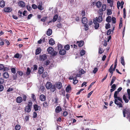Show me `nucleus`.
<instances>
[{"label":"nucleus","instance_id":"dca6fc26","mask_svg":"<svg viewBox=\"0 0 130 130\" xmlns=\"http://www.w3.org/2000/svg\"><path fill=\"white\" fill-rule=\"evenodd\" d=\"M12 11L10 7H7L4 8V11L7 12H9Z\"/></svg>","mask_w":130,"mask_h":130},{"label":"nucleus","instance_id":"7c9ffc66","mask_svg":"<svg viewBox=\"0 0 130 130\" xmlns=\"http://www.w3.org/2000/svg\"><path fill=\"white\" fill-rule=\"evenodd\" d=\"M106 21L108 22H110L111 20V18L110 16H109L106 19Z\"/></svg>","mask_w":130,"mask_h":130},{"label":"nucleus","instance_id":"9b49d317","mask_svg":"<svg viewBox=\"0 0 130 130\" xmlns=\"http://www.w3.org/2000/svg\"><path fill=\"white\" fill-rule=\"evenodd\" d=\"M52 85L51 83L48 82L46 84V87L47 89H50Z\"/></svg>","mask_w":130,"mask_h":130},{"label":"nucleus","instance_id":"338daca9","mask_svg":"<svg viewBox=\"0 0 130 130\" xmlns=\"http://www.w3.org/2000/svg\"><path fill=\"white\" fill-rule=\"evenodd\" d=\"M19 54L18 53H17L14 55L15 58H18L19 57Z\"/></svg>","mask_w":130,"mask_h":130},{"label":"nucleus","instance_id":"bf43d9fd","mask_svg":"<svg viewBox=\"0 0 130 130\" xmlns=\"http://www.w3.org/2000/svg\"><path fill=\"white\" fill-rule=\"evenodd\" d=\"M13 80H15L17 78V74H16L15 75H13Z\"/></svg>","mask_w":130,"mask_h":130},{"label":"nucleus","instance_id":"f8f14e48","mask_svg":"<svg viewBox=\"0 0 130 130\" xmlns=\"http://www.w3.org/2000/svg\"><path fill=\"white\" fill-rule=\"evenodd\" d=\"M56 87L59 89H60L62 87V84L61 82H58L56 83Z\"/></svg>","mask_w":130,"mask_h":130},{"label":"nucleus","instance_id":"4d7b16f0","mask_svg":"<svg viewBox=\"0 0 130 130\" xmlns=\"http://www.w3.org/2000/svg\"><path fill=\"white\" fill-rule=\"evenodd\" d=\"M27 9L29 11H30L32 9V8L29 6H27Z\"/></svg>","mask_w":130,"mask_h":130},{"label":"nucleus","instance_id":"4c0bfd02","mask_svg":"<svg viewBox=\"0 0 130 130\" xmlns=\"http://www.w3.org/2000/svg\"><path fill=\"white\" fill-rule=\"evenodd\" d=\"M64 48L66 50H68L70 48V45L68 44L64 46Z\"/></svg>","mask_w":130,"mask_h":130},{"label":"nucleus","instance_id":"a18cd8bd","mask_svg":"<svg viewBox=\"0 0 130 130\" xmlns=\"http://www.w3.org/2000/svg\"><path fill=\"white\" fill-rule=\"evenodd\" d=\"M85 51L84 50H82L80 52V54L81 56H83L85 54Z\"/></svg>","mask_w":130,"mask_h":130},{"label":"nucleus","instance_id":"cd10ccee","mask_svg":"<svg viewBox=\"0 0 130 130\" xmlns=\"http://www.w3.org/2000/svg\"><path fill=\"white\" fill-rule=\"evenodd\" d=\"M113 64L110 67V68L109 70V72L110 73H111L112 75L113 73Z\"/></svg>","mask_w":130,"mask_h":130},{"label":"nucleus","instance_id":"412c9836","mask_svg":"<svg viewBox=\"0 0 130 130\" xmlns=\"http://www.w3.org/2000/svg\"><path fill=\"white\" fill-rule=\"evenodd\" d=\"M43 71V68L41 66L39 67V70L38 71L39 73V74H42Z\"/></svg>","mask_w":130,"mask_h":130},{"label":"nucleus","instance_id":"bb28decb","mask_svg":"<svg viewBox=\"0 0 130 130\" xmlns=\"http://www.w3.org/2000/svg\"><path fill=\"white\" fill-rule=\"evenodd\" d=\"M52 33V30L50 29H49L47 32V34L48 36L51 35Z\"/></svg>","mask_w":130,"mask_h":130},{"label":"nucleus","instance_id":"6e6552de","mask_svg":"<svg viewBox=\"0 0 130 130\" xmlns=\"http://www.w3.org/2000/svg\"><path fill=\"white\" fill-rule=\"evenodd\" d=\"M25 110L26 112H29L31 110V108L28 107V106H26L25 107Z\"/></svg>","mask_w":130,"mask_h":130},{"label":"nucleus","instance_id":"8fccbe9b","mask_svg":"<svg viewBox=\"0 0 130 130\" xmlns=\"http://www.w3.org/2000/svg\"><path fill=\"white\" fill-rule=\"evenodd\" d=\"M3 70L4 71H7L9 70V68L8 67H4V68L3 69Z\"/></svg>","mask_w":130,"mask_h":130},{"label":"nucleus","instance_id":"20e7f679","mask_svg":"<svg viewBox=\"0 0 130 130\" xmlns=\"http://www.w3.org/2000/svg\"><path fill=\"white\" fill-rule=\"evenodd\" d=\"M93 20H96L97 22H101L103 20V18L102 16H99L98 18L96 17V18Z\"/></svg>","mask_w":130,"mask_h":130},{"label":"nucleus","instance_id":"a19ab883","mask_svg":"<svg viewBox=\"0 0 130 130\" xmlns=\"http://www.w3.org/2000/svg\"><path fill=\"white\" fill-rule=\"evenodd\" d=\"M71 89V88L70 85L68 86L66 88V91L67 92H69Z\"/></svg>","mask_w":130,"mask_h":130},{"label":"nucleus","instance_id":"ddd939ff","mask_svg":"<svg viewBox=\"0 0 130 130\" xmlns=\"http://www.w3.org/2000/svg\"><path fill=\"white\" fill-rule=\"evenodd\" d=\"M38 6L37 7L38 8L41 10H42L43 9V8L42 7V3L40 2L38 3Z\"/></svg>","mask_w":130,"mask_h":130},{"label":"nucleus","instance_id":"49530a36","mask_svg":"<svg viewBox=\"0 0 130 130\" xmlns=\"http://www.w3.org/2000/svg\"><path fill=\"white\" fill-rule=\"evenodd\" d=\"M47 75V73L46 72H44L42 75V77L43 78L45 77Z\"/></svg>","mask_w":130,"mask_h":130},{"label":"nucleus","instance_id":"7ed1b4c3","mask_svg":"<svg viewBox=\"0 0 130 130\" xmlns=\"http://www.w3.org/2000/svg\"><path fill=\"white\" fill-rule=\"evenodd\" d=\"M123 116L124 117H125V114L127 116L130 113V109L126 108L124 109L123 110Z\"/></svg>","mask_w":130,"mask_h":130},{"label":"nucleus","instance_id":"2f4dec72","mask_svg":"<svg viewBox=\"0 0 130 130\" xmlns=\"http://www.w3.org/2000/svg\"><path fill=\"white\" fill-rule=\"evenodd\" d=\"M123 100L125 101V103H127L128 102L129 100L128 99L126 98V96L125 95H123Z\"/></svg>","mask_w":130,"mask_h":130},{"label":"nucleus","instance_id":"72a5a7b5","mask_svg":"<svg viewBox=\"0 0 130 130\" xmlns=\"http://www.w3.org/2000/svg\"><path fill=\"white\" fill-rule=\"evenodd\" d=\"M106 5L105 4H103L102 6L101 11H104L106 9Z\"/></svg>","mask_w":130,"mask_h":130},{"label":"nucleus","instance_id":"37998d69","mask_svg":"<svg viewBox=\"0 0 130 130\" xmlns=\"http://www.w3.org/2000/svg\"><path fill=\"white\" fill-rule=\"evenodd\" d=\"M84 29L86 31L88 30L89 29L88 26V25L86 24H85L84 26Z\"/></svg>","mask_w":130,"mask_h":130},{"label":"nucleus","instance_id":"9d476101","mask_svg":"<svg viewBox=\"0 0 130 130\" xmlns=\"http://www.w3.org/2000/svg\"><path fill=\"white\" fill-rule=\"evenodd\" d=\"M46 96L43 94L41 95L40 96V100L42 101H44L46 99Z\"/></svg>","mask_w":130,"mask_h":130},{"label":"nucleus","instance_id":"473e14b6","mask_svg":"<svg viewBox=\"0 0 130 130\" xmlns=\"http://www.w3.org/2000/svg\"><path fill=\"white\" fill-rule=\"evenodd\" d=\"M111 10L110 9H108L107 10V14L108 15H110L112 14Z\"/></svg>","mask_w":130,"mask_h":130},{"label":"nucleus","instance_id":"e433bc0d","mask_svg":"<svg viewBox=\"0 0 130 130\" xmlns=\"http://www.w3.org/2000/svg\"><path fill=\"white\" fill-rule=\"evenodd\" d=\"M116 78L114 76H113L111 79V80L110 83V85L111 86L112 85L113 83L115 81Z\"/></svg>","mask_w":130,"mask_h":130},{"label":"nucleus","instance_id":"58836bf2","mask_svg":"<svg viewBox=\"0 0 130 130\" xmlns=\"http://www.w3.org/2000/svg\"><path fill=\"white\" fill-rule=\"evenodd\" d=\"M32 102L31 101H29L28 102V105L27 106H28V107H31L32 105Z\"/></svg>","mask_w":130,"mask_h":130},{"label":"nucleus","instance_id":"5701e85b","mask_svg":"<svg viewBox=\"0 0 130 130\" xmlns=\"http://www.w3.org/2000/svg\"><path fill=\"white\" fill-rule=\"evenodd\" d=\"M5 5V3L4 1H2L0 2V7H4Z\"/></svg>","mask_w":130,"mask_h":130},{"label":"nucleus","instance_id":"f3484780","mask_svg":"<svg viewBox=\"0 0 130 130\" xmlns=\"http://www.w3.org/2000/svg\"><path fill=\"white\" fill-rule=\"evenodd\" d=\"M49 43L52 45H53L55 43V41L52 38H51L49 41Z\"/></svg>","mask_w":130,"mask_h":130},{"label":"nucleus","instance_id":"2eb2a0df","mask_svg":"<svg viewBox=\"0 0 130 130\" xmlns=\"http://www.w3.org/2000/svg\"><path fill=\"white\" fill-rule=\"evenodd\" d=\"M66 51L64 49H62L60 50L59 52V54H60L63 55L65 54L66 53Z\"/></svg>","mask_w":130,"mask_h":130},{"label":"nucleus","instance_id":"4be33fe9","mask_svg":"<svg viewBox=\"0 0 130 130\" xmlns=\"http://www.w3.org/2000/svg\"><path fill=\"white\" fill-rule=\"evenodd\" d=\"M3 77L5 78H7L9 77V74L8 73L6 72H4L3 74Z\"/></svg>","mask_w":130,"mask_h":130},{"label":"nucleus","instance_id":"de8ad7c7","mask_svg":"<svg viewBox=\"0 0 130 130\" xmlns=\"http://www.w3.org/2000/svg\"><path fill=\"white\" fill-rule=\"evenodd\" d=\"M30 72L31 71L30 70V68H27V71L26 72V74L28 75H29L30 74Z\"/></svg>","mask_w":130,"mask_h":130},{"label":"nucleus","instance_id":"13d9d810","mask_svg":"<svg viewBox=\"0 0 130 130\" xmlns=\"http://www.w3.org/2000/svg\"><path fill=\"white\" fill-rule=\"evenodd\" d=\"M103 51H102L101 48H99V53L100 54H102L103 52Z\"/></svg>","mask_w":130,"mask_h":130},{"label":"nucleus","instance_id":"774afa93","mask_svg":"<svg viewBox=\"0 0 130 130\" xmlns=\"http://www.w3.org/2000/svg\"><path fill=\"white\" fill-rule=\"evenodd\" d=\"M116 86L115 84H113L111 87V88L112 89H114L115 90L116 89Z\"/></svg>","mask_w":130,"mask_h":130},{"label":"nucleus","instance_id":"a211bd4d","mask_svg":"<svg viewBox=\"0 0 130 130\" xmlns=\"http://www.w3.org/2000/svg\"><path fill=\"white\" fill-rule=\"evenodd\" d=\"M87 18L85 17H83L82 19V23L84 24H86L87 23Z\"/></svg>","mask_w":130,"mask_h":130},{"label":"nucleus","instance_id":"09e8293b","mask_svg":"<svg viewBox=\"0 0 130 130\" xmlns=\"http://www.w3.org/2000/svg\"><path fill=\"white\" fill-rule=\"evenodd\" d=\"M112 22L113 23H115L116 21V19L115 18L113 17L111 19Z\"/></svg>","mask_w":130,"mask_h":130},{"label":"nucleus","instance_id":"052dcab7","mask_svg":"<svg viewBox=\"0 0 130 130\" xmlns=\"http://www.w3.org/2000/svg\"><path fill=\"white\" fill-rule=\"evenodd\" d=\"M98 70V68H95L93 70V72L94 73H95Z\"/></svg>","mask_w":130,"mask_h":130},{"label":"nucleus","instance_id":"f257e3e1","mask_svg":"<svg viewBox=\"0 0 130 130\" xmlns=\"http://www.w3.org/2000/svg\"><path fill=\"white\" fill-rule=\"evenodd\" d=\"M122 89V88L120 87L117 89V91H115V92L114 97L115 98V103L118 105H119L120 107H122V105L119 102L118 100H119L121 102H122V100L121 98L117 96V95L119 94V92Z\"/></svg>","mask_w":130,"mask_h":130},{"label":"nucleus","instance_id":"680f3d73","mask_svg":"<svg viewBox=\"0 0 130 130\" xmlns=\"http://www.w3.org/2000/svg\"><path fill=\"white\" fill-rule=\"evenodd\" d=\"M121 4L119 2H118L117 3V7L118 9H119V7L121 6Z\"/></svg>","mask_w":130,"mask_h":130},{"label":"nucleus","instance_id":"0eeeda50","mask_svg":"<svg viewBox=\"0 0 130 130\" xmlns=\"http://www.w3.org/2000/svg\"><path fill=\"white\" fill-rule=\"evenodd\" d=\"M16 101L17 103H20L22 101V98L21 96L18 97L16 98Z\"/></svg>","mask_w":130,"mask_h":130},{"label":"nucleus","instance_id":"c9c22d12","mask_svg":"<svg viewBox=\"0 0 130 130\" xmlns=\"http://www.w3.org/2000/svg\"><path fill=\"white\" fill-rule=\"evenodd\" d=\"M121 63L123 65H124V60L123 57H122L121 58Z\"/></svg>","mask_w":130,"mask_h":130},{"label":"nucleus","instance_id":"c03bdc74","mask_svg":"<svg viewBox=\"0 0 130 130\" xmlns=\"http://www.w3.org/2000/svg\"><path fill=\"white\" fill-rule=\"evenodd\" d=\"M11 72L14 74H15L16 73V69L14 68H11Z\"/></svg>","mask_w":130,"mask_h":130},{"label":"nucleus","instance_id":"6ab92c4d","mask_svg":"<svg viewBox=\"0 0 130 130\" xmlns=\"http://www.w3.org/2000/svg\"><path fill=\"white\" fill-rule=\"evenodd\" d=\"M61 111V107L59 106H57L55 109L56 112L57 113H59Z\"/></svg>","mask_w":130,"mask_h":130},{"label":"nucleus","instance_id":"603ef678","mask_svg":"<svg viewBox=\"0 0 130 130\" xmlns=\"http://www.w3.org/2000/svg\"><path fill=\"white\" fill-rule=\"evenodd\" d=\"M57 26L58 28H60L62 27V25H61V23H59L57 24Z\"/></svg>","mask_w":130,"mask_h":130},{"label":"nucleus","instance_id":"39448f33","mask_svg":"<svg viewBox=\"0 0 130 130\" xmlns=\"http://www.w3.org/2000/svg\"><path fill=\"white\" fill-rule=\"evenodd\" d=\"M97 22L96 20H93V23L95 25L94 28L95 29H98L99 27V24Z\"/></svg>","mask_w":130,"mask_h":130},{"label":"nucleus","instance_id":"c85d7f7f","mask_svg":"<svg viewBox=\"0 0 130 130\" xmlns=\"http://www.w3.org/2000/svg\"><path fill=\"white\" fill-rule=\"evenodd\" d=\"M107 3L109 4L110 6L112 7L113 5V2L112 0H107Z\"/></svg>","mask_w":130,"mask_h":130},{"label":"nucleus","instance_id":"f704fd0d","mask_svg":"<svg viewBox=\"0 0 130 130\" xmlns=\"http://www.w3.org/2000/svg\"><path fill=\"white\" fill-rule=\"evenodd\" d=\"M21 128V126L19 125H17L15 127V130H19Z\"/></svg>","mask_w":130,"mask_h":130},{"label":"nucleus","instance_id":"1a4fd4ad","mask_svg":"<svg viewBox=\"0 0 130 130\" xmlns=\"http://www.w3.org/2000/svg\"><path fill=\"white\" fill-rule=\"evenodd\" d=\"M40 59L41 60H45L46 58V56L45 54H43L42 55H40Z\"/></svg>","mask_w":130,"mask_h":130},{"label":"nucleus","instance_id":"b1692460","mask_svg":"<svg viewBox=\"0 0 130 130\" xmlns=\"http://www.w3.org/2000/svg\"><path fill=\"white\" fill-rule=\"evenodd\" d=\"M96 5L97 7L100 8L102 5V3L100 1H98L96 3Z\"/></svg>","mask_w":130,"mask_h":130},{"label":"nucleus","instance_id":"a878e982","mask_svg":"<svg viewBox=\"0 0 130 130\" xmlns=\"http://www.w3.org/2000/svg\"><path fill=\"white\" fill-rule=\"evenodd\" d=\"M58 17V15L56 14L55 15L53 18L52 21L53 22H55L57 20Z\"/></svg>","mask_w":130,"mask_h":130},{"label":"nucleus","instance_id":"e2e57ef3","mask_svg":"<svg viewBox=\"0 0 130 130\" xmlns=\"http://www.w3.org/2000/svg\"><path fill=\"white\" fill-rule=\"evenodd\" d=\"M27 13L26 11L24 10L23 13V14L24 16H26L27 15Z\"/></svg>","mask_w":130,"mask_h":130},{"label":"nucleus","instance_id":"864d4df0","mask_svg":"<svg viewBox=\"0 0 130 130\" xmlns=\"http://www.w3.org/2000/svg\"><path fill=\"white\" fill-rule=\"evenodd\" d=\"M32 7L34 9H36L37 8V6L35 4H32Z\"/></svg>","mask_w":130,"mask_h":130},{"label":"nucleus","instance_id":"0e129e2a","mask_svg":"<svg viewBox=\"0 0 130 130\" xmlns=\"http://www.w3.org/2000/svg\"><path fill=\"white\" fill-rule=\"evenodd\" d=\"M37 114L36 112H34L33 113V117L34 118H35L37 117Z\"/></svg>","mask_w":130,"mask_h":130},{"label":"nucleus","instance_id":"423d86ee","mask_svg":"<svg viewBox=\"0 0 130 130\" xmlns=\"http://www.w3.org/2000/svg\"><path fill=\"white\" fill-rule=\"evenodd\" d=\"M34 108L35 111L40 110L41 108L37 104H35L34 106Z\"/></svg>","mask_w":130,"mask_h":130},{"label":"nucleus","instance_id":"4468645a","mask_svg":"<svg viewBox=\"0 0 130 130\" xmlns=\"http://www.w3.org/2000/svg\"><path fill=\"white\" fill-rule=\"evenodd\" d=\"M18 5L22 7H24L25 5V3L23 1H20L18 3Z\"/></svg>","mask_w":130,"mask_h":130},{"label":"nucleus","instance_id":"69168bd1","mask_svg":"<svg viewBox=\"0 0 130 130\" xmlns=\"http://www.w3.org/2000/svg\"><path fill=\"white\" fill-rule=\"evenodd\" d=\"M79 72L81 74H83L85 73V71L83 69L81 70H80Z\"/></svg>","mask_w":130,"mask_h":130},{"label":"nucleus","instance_id":"c756f323","mask_svg":"<svg viewBox=\"0 0 130 130\" xmlns=\"http://www.w3.org/2000/svg\"><path fill=\"white\" fill-rule=\"evenodd\" d=\"M50 88L51 89V91L53 92L55 90V85H52Z\"/></svg>","mask_w":130,"mask_h":130},{"label":"nucleus","instance_id":"5fc2aeb1","mask_svg":"<svg viewBox=\"0 0 130 130\" xmlns=\"http://www.w3.org/2000/svg\"><path fill=\"white\" fill-rule=\"evenodd\" d=\"M111 29H109L107 32V34L108 35H110L111 32Z\"/></svg>","mask_w":130,"mask_h":130},{"label":"nucleus","instance_id":"aec40b11","mask_svg":"<svg viewBox=\"0 0 130 130\" xmlns=\"http://www.w3.org/2000/svg\"><path fill=\"white\" fill-rule=\"evenodd\" d=\"M77 43L79 47H81L84 44V42L82 41H78L77 42Z\"/></svg>","mask_w":130,"mask_h":130},{"label":"nucleus","instance_id":"3c124183","mask_svg":"<svg viewBox=\"0 0 130 130\" xmlns=\"http://www.w3.org/2000/svg\"><path fill=\"white\" fill-rule=\"evenodd\" d=\"M110 25L109 23L107 24L105 26V28L106 29H107L110 27Z\"/></svg>","mask_w":130,"mask_h":130},{"label":"nucleus","instance_id":"6e6d98bb","mask_svg":"<svg viewBox=\"0 0 130 130\" xmlns=\"http://www.w3.org/2000/svg\"><path fill=\"white\" fill-rule=\"evenodd\" d=\"M22 12L20 10L18 12V15L20 17H21L22 16Z\"/></svg>","mask_w":130,"mask_h":130},{"label":"nucleus","instance_id":"ea45409f","mask_svg":"<svg viewBox=\"0 0 130 130\" xmlns=\"http://www.w3.org/2000/svg\"><path fill=\"white\" fill-rule=\"evenodd\" d=\"M58 50H60L61 49L63 46L62 45L60 44H58Z\"/></svg>","mask_w":130,"mask_h":130},{"label":"nucleus","instance_id":"393cba45","mask_svg":"<svg viewBox=\"0 0 130 130\" xmlns=\"http://www.w3.org/2000/svg\"><path fill=\"white\" fill-rule=\"evenodd\" d=\"M41 49L40 48H38L36 50L35 54L36 55L39 54L41 52Z\"/></svg>","mask_w":130,"mask_h":130},{"label":"nucleus","instance_id":"79ce46f5","mask_svg":"<svg viewBox=\"0 0 130 130\" xmlns=\"http://www.w3.org/2000/svg\"><path fill=\"white\" fill-rule=\"evenodd\" d=\"M48 104L47 102H44L43 104V106L44 107H46L48 106Z\"/></svg>","mask_w":130,"mask_h":130},{"label":"nucleus","instance_id":"f03ea898","mask_svg":"<svg viewBox=\"0 0 130 130\" xmlns=\"http://www.w3.org/2000/svg\"><path fill=\"white\" fill-rule=\"evenodd\" d=\"M47 50L48 53L51 54L53 56H55L57 54V52L56 51H54L53 48L52 47H48Z\"/></svg>","mask_w":130,"mask_h":130}]
</instances>
